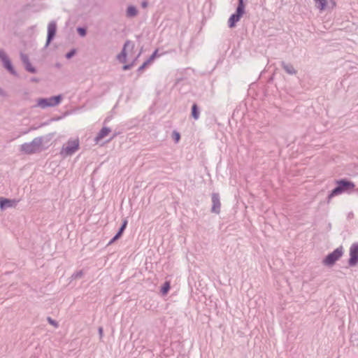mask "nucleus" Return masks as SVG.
<instances>
[{"label":"nucleus","mask_w":358,"mask_h":358,"mask_svg":"<svg viewBox=\"0 0 358 358\" xmlns=\"http://www.w3.org/2000/svg\"><path fill=\"white\" fill-rule=\"evenodd\" d=\"M83 275V271L82 270H80L78 271H76L71 275L72 279H78L82 278Z\"/></svg>","instance_id":"19"},{"label":"nucleus","mask_w":358,"mask_h":358,"mask_svg":"<svg viewBox=\"0 0 358 358\" xmlns=\"http://www.w3.org/2000/svg\"><path fill=\"white\" fill-rule=\"evenodd\" d=\"M47 321L50 324L52 325L55 328H57L59 327L58 322L56 320H53L51 317H48Z\"/></svg>","instance_id":"20"},{"label":"nucleus","mask_w":358,"mask_h":358,"mask_svg":"<svg viewBox=\"0 0 358 358\" xmlns=\"http://www.w3.org/2000/svg\"><path fill=\"white\" fill-rule=\"evenodd\" d=\"M134 48V44L130 41H127L124 45V48L120 55H118V59L124 63L127 62V57L129 55L130 57L133 58L135 56L131 55V52Z\"/></svg>","instance_id":"5"},{"label":"nucleus","mask_w":358,"mask_h":358,"mask_svg":"<svg viewBox=\"0 0 358 358\" xmlns=\"http://www.w3.org/2000/svg\"><path fill=\"white\" fill-rule=\"evenodd\" d=\"M110 130L109 128L103 127L100 132L98 134L95 138V141L96 143H99L102 139H103L106 136H108Z\"/></svg>","instance_id":"12"},{"label":"nucleus","mask_w":358,"mask_h":358,"mask_svg":"<svg viewBox=\"0 0 358 358\" xmlns=\"http://www.w3.org/2000/svg\"><path fill=\"white\" fill-rule=\"evenodd\" d=\"M316 6L320 10H323L326 9L329 3H331L332 8L336 6V2L334 0H315Z\"/></svg>","instance_id":"9"},{"label":"nucleus","mask_w":358,"mask_h":358,"mask_svg":"<svg viewBox=\"0 0 358 358\" xmlns=\"http://www.w3.org/2000/svg\"><path fill=\"white\" fill-rule=\"evenodd\" d=\"M78 31L83 36L85 35V30L84 29L78 28Z\"/></svg>","instance_id":"25"},{"label":"nucleus","mask_w":358,"mask_h":358,"mask_svg":"<svg viewBox=\"0 0 358 358\" xmlns=\"http://www.w3.org/2000/svg\"><path fill=\"white\" fill-rule=\"evenodd\" d=\"M350 257L348 264L350 267H355L358 264V243L352 244L349 250Z\"/></svg>","instance_id":"4"},{"label":"nucleus","mask_w":358,"mask_h":358,"mask_svg":"<svg viewBox=\"0 0 358 358\" xmlns=\"http://www.w3.org/2000/svg\"><path fill=\"white\" fill-rule=\"evenodd\" d=\"M192 115L195 119L197 120L199 117V112L197 108L196 104H194L192 108Z\"/></svg>","instance_id":"18"},{"label":"nucleus","mask_w":358,"mask_h":358,"mask_svg":"<svg viewBox=\"0 0 358 358\" xmlns=\"http://www.w3.org/2000/svg\"><path fill=\"white\" fill-rule=\"evenodd\" d=\"M141 5H142V6L143 8H146L148 6V2L147 1H143Z\"/></svg>","instance_id":"27"},{"label":"nucleus","mask_w":358,"mask_h":358,"mask_svg":"<svg viewBox=\"0 0 358 358\" xmlns=\"http://www.w3.org/2000/svg\"><path fill=\"white\" fill-rule=\"evenodd\" d=\"M244 13V4H243V0H239V4L236 10V14L240 15L241 17Z\"/></svg>","instance_id":"16"},{"label":"nucleus","mask_w":358,"mask_h":358,"mask_svg":"<svg viewBox=\"0 0 358 358\" xmlns=\"http://www.w3.org/2000/svg\"><path fill=\"white\" fill-rule=\"evenodd\" d=\"M61 96H52L49 99H41L38 101V105L41 108L55 106L61 101Z\"/></svg>","instance_id":"6"},{"label":"nucleus","mask_w":358,"mask_h":358,"mask_svg":"<svg viewBox=\"0 0 358 358\" xmlns=\"http://www.w3.org/2000/svg\"><path fill=\"white\" fill-rule=\"evenodd\" d=\"M241 16L238 14H233L229 19L228 23L229 27L232 28L235 26V24L238 22L241 19Z\"/></svg>","instance_id":"14"},{"label":"nucleus","mask_w":358,"mask_h":358,"mask_svg":"<svg viewBox=\"0 0 358 358\" xmlns=\"http://www.w3.org/2000/svg\"><path fill=\"white\" fill-rule=\"evenodd\" d=\"M120 237L117 236L116 234L110 239V241L108 242V245H110L113 243L115 241H117Z\"/></svg>","instance_id":"22"},{"label":"nucleus","mask_w":358,"mask_h":358,"mask_svg":"<svg viewBox=\"0 0 358 358\" xmlns=\"http://www.w3.org/2000/svg\"><path fill=\"white\" fill-rule=\"evenodd\" d=\"M353 213L351 212L348 214V217H353Z\"/></svg>","instance_id":"28"},{"label":"nucleus","mask_w":358,"mask_h":358,"mask_svg":"<svg viewBox=\"0 0 358 358\" xmlns=\"http://www.w3.org/2000/svg\"><path fill=\"white\" fill-rule=\"evenodd\" d=\"M79 139L78 138H71L64 144L62 154L64 155H72L79 150Z\"/></svg>","instance_id":"3"},{"label":"nucleus","mask_w":358,"mask_h":358,"mask_svg":"<svg viewBox=\"0 0 358 358\" xmlns=\"http://www.w3.org/2000/svg\"><path fill=\"white\" fill-rule=\"evenodd\" d=\"M0 59L4 64V66L11 73H15L14 70L11 66L10 62L7 57L6 55L3 50H0Z\"/></svg>","instance_id":"11"},{"label":"nucleus","mask_w":358,"mask_h":358,"mask_svg":"<svg viewBox=\"0 0 358 358\" xmlns=\"http://www.w3.org/2000/svg\"><path fill=\"white\" fill-rule=\"evenodd\" d=\"M18 202L19 200L15 199H11L0 196V210L3 211L8 208H14Z\"/></svg>","instance_id":"8"},{"label":"nucleus","mask_w":358,"mask_h":358,"mask_svg":"<svg viewBox=\"0 0 358 358\" xmlns=\"http://www.w3.org/2000/svg\"><path fill=\"white\" fill-rule=\"evenodd\" d=\"M26 69L31 72H34V69L31 66V64L29 63H27Z\"/></svg>","instance_id":"24"},{"label":"nucleus","mask_w":358,"mask_h":358,"mask_svg":"<svg viewBox=\"0 0 358 358\" xmlns=\"http://www.w3.org/2000/svg\"><path fill=\"white\" fill-rule=\"evenodd\" d=\"M335 184L336 187L330 191L327 196L328 203L333 197L343 193L350 194L352 192L355 188V182L348 178L335 180Z\"/></svg>","instance_id":"1"},{"label":"nucleus","mask_w":358,"mask_h":358,"mask_svg":"<svg viewBox=\"0 0 358 358\" xmlns=\"http://www.w3.org/2000/svg\"><path fill=\"white\" fill-rule=\"evenodd\" d=\"M57 26L55 22H52L49 23L48 27V39L47 45L49 44L52 38L55 36L56 33Z\"/></svg>","instance_id":"10"},{"label":"nucleus","mask_w":358,"mask_h":358,"mask_svg":"<svg viewBox=\"0 0 358 358\" xmlns=\"http://www.w3.org/2000/svg\"><path fill=\"white\" fill-rule=\"evenodd\" d=\"M344 254V248L340 245L334 249L331 252L327 255L322 259V263L324 266L331 268L336 263L343 257Z\"/></svg>","instance_id":"2"},{"label":"nucleus","mask_w":358,"mask_h":358,"mask_svg":"<svg viewBox=\"0 0 358 358\" xmlns=\"http://www.w3.org/2000/svg\"><path fill=\"white\" fill-rule=\"evenodd\" d=\"M171 289V283L169 281H165L161 286L160 293L162 296H166Z\"/></svg>","instance_id":"13"},{"label":"nucleus","mask_w":358,"mask_h":358,"mask_svg":"<svg viewBox=\"0 0 358 358\" xmlns=\"http://www.w3.org/2000/svg\"><path fill=\"white\" fill-rule=\"evenodd\" d=\"M145 66V64H144L140 69H143Z\"/></svg>","instance_id":"30"},{"label":"nucleus","mask_w":358,"mask_h":358,"mask_svg":"<svg viewBox=\"0 0 358 358\" xmlns=\"http://www.w3.org/2000/svg\"><path fill=\"white\" fill-rule=\"evenodd\" d=\"M98 333H99V337H100V339L102 338L103 336V329L102 327H99L98 328Z\"/></svg>","instance_id":"23"},{"label":"nucleus","mask_w":358,"mask_h":358,"mask_svg":"<svg viewBox=\"0 0 358 358\" xmlns=\"http://www.w3.org/2000/svg\"><path fill=\"white\" fill-rule=\"evenodd\" d=\"M74 54H75V50H72L66 54V57L68 59H70L73 55H74Z\"/></svg>","instance_id":"26"},{"label":"nucleus","mask_w":358,"mask_h":358,"mask_svg":"<svg viewBox=\"0 0 358 358\" xmlns=\"http://www.w3.org/2000/svg\"><path fill=\"white\" fill-rule=\"evenodd\" d=\"M212 207L210 209L211 213L220 214L221 210V202L220 194L217 192H213L211 194Z\"/></svg>","instance_id":"7"},{"label":"nucleus","mask_w":358,"mask_h":358,"mask_svg":"<svg viewBox=\"0 0 358 358\" xmlns=\"http://www.w3.org/2000/svg\"><path fill=\"white\" fill-rule=\"evenodd\" d=\"M172 138L176 143H178L180 141V135L178 132L173 131L172 134Z\"/></svg>","instance_id":"21"},{"label":"nucleus","mask_w":358,"mask_h":358,"mask_svg":"<svg viewBox=\"0 0 358 358\" xmlns=\"http://www.w3.org/2000/svg\"><path fill=\"white\" fill-rule=\"evenodd\" d=\"M128 68H129V66H127V65L124 66V70L127 69Z\"/></svg>","instance_id":"29"},{"label":"nucleus","mask_w":358,"mask_h":358,"mask_svg":"<svg viewBox=\"0 0 358 358\" xmlns=\"http://www.w3.org/2000/svg\"><path fill=\"white\" fill-rule=\"evenodd\" d=\"M127 224H128L127 220V219L123 220L118 231H117V233L115 234L121 238L124 230L127 228Z\"/></svg>","instance_id":"15"},{"label":"nucleus","mask_w":358,"mask_h":358,"mask_svg":"<svg viewBox=\"0 0 358 358\" xmlns=\"http://www.w3.org/2000/svg\"><path fill=\"white\" fill-rule=\"evenodd\" d=\"M136 14H137V10L135 7L131 6L128 7L127 10V16L133 17V16L136 15Z\"/></svg>","instance_id":"17"}]
</instances>
